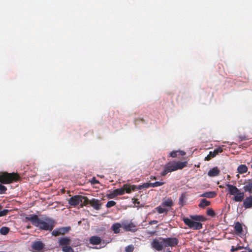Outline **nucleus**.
Masks as SVG:
<instances>
[{"label":"nucleus","instance_id":"obj_1","mask_svg":"<svg viewBox=\"0 0 252 252\" xmlns=\"http://www.w3.org/2000/svg\"><path fill=\"white\" fill-rule=\"evenodd\" d=\"M25 219L31 221L33 226L40 230L50 231L55 226V220L47 216L39 218L36 215H31L26 216Z\"/></svg>","mask_w":252,"mask_h":252},{"label":"nucleus","instance_id":"obj_2","mask_svg":"<svg viewBox=\"0 0 252 252\" xmlns=\"http://www.w3.org/2000/svg\"><path fill=\"white\" fill-rule=\"evenodd\" d=\"M187 161H172L167 163L164 167V169L161 173V175L165 176L168 173L177 170L182 169L187 166Z\"/></svg>","mask_w":252,"mask_h":252},{"label":"nucleus","instance_id":"obj_3","mask_svg":"<svg viewBox=\"0 0 252 252\" xmlns=\"http://www.w3.org/2000/svg\"><path fill=\"white\" fill-rule=\"evenodd\" d=\"M226 186L228 189V193L232 195H233V200L235 202H241L244 200L245 198V193L240 191L236 186L231 184H227Z\"/></svg>","mask_w":252,"mask_h":252},{"label":"nucleus","instance_id":"obj_4","mask_svg":"<svg viewBox=\"0 0 252 252\" xmlns=\"http://www.w3.org/2000/svg\"><path fill=\"white\" fill-rule=\"evenodd\" d=\"M174 205V202L171 198H165L162 200L160 205L155 208V210L159 214H165L166 215L169 210Z\"/></svg>","mask_w":252,"mask_h":252},{"label":"nucleus","instance_id":"obj_5","mask_svg":"<svg viewBox=\"0 0 252 252\" xmlns=\"http://www.w3.org/2000/svg\"><path fill=\"white\" fill-rule=\"evenodd\" d=\"M20 179V176L17 173L3 172L0 174V183L7 184L18 181Z\"/></svg>","mask_w":252,"mask_h":252},{"label":"nucleus","instance_id":"obj_6","mask_svg":"<svg viewBox=\"0 0 252 252\" xmlns=\"http://www.w3.org/2000/svg\"><path fill=\"white\" fill-rule=\"evenodd\" d=\"M88 197L80 195H76L72 196L68 200V204L73 206H76L80 204L81 208L87 205Z\"/></svg>","mask_w":252,"mask_h":252},{"label":"nucleus","instance_id":"obj_7","mask_svg":"<svg viewBox=\"0 0 252 252\" xmlns=\"http://www.w3.org/2000/svg\"><path fill=\"white\" fill-rule=\"evenodd\" d=\"M186 225H188V227L193 230H199L202 228L203 225L200 222H197L196 221L193 220L188 218L184 217L182 219Z\"/></svg>","mask_w":252,"mask_h":252},{"label":"nucleus","instance_id":"obj_8","mask_svg":"<svg viewBox=\"0 0 252 252\" xmlns=\"http://www.w3.org/2000/svg\"><path fill=\"white\" fill-rule=\"evenodd\" d=\"M159 240L162 241L163 244L165 247H175L179 243V240L176 238H159Z\"/></svg>","mask_w":252,"mask_h":252},{"label":"nucleus","instance_id":"obj_9","mask_svg":"<svg viewBox=\"0 0 252 252\" xmlns=\"http://www.w3.org/2000/svg\"><path fill=\"white\" fill-rule=\"evenodd\" d=\"M44 247V244L40 241L32 242L31 245L32 250L34 252H42Z\"/></svg>","mask_w":252,"mask_h":252},{"label":"nucleus","instance_id":"obj_10","mask_svg":"<svg viewBox=\"0 0 252 252\" xmlns=\"http://www.w3.org/2000/svg\"><path fill=\"white\" fill-rule=\"evenodd\" d=\"M70 230V227H62L60 228H57L54 229L52 232V234L54 236H58L60 235H64L68 232Z\"/></svg>","mask_w":252,"mask_h":252},{"label":"nucleus","instance_id":"obj_11","mask_svg":"<svg viewBox=\"0 0 252 252\" xmlns=\"http://www.w3.org/2000/svg\"><path fill=\"white\" fill-rule=\"evenodd\" d=\"M89 204L96 210H100L102 205L99 200L95 198H93L91 200H89L88 198L87 205Z\"/></svg>","mask_w":252,"mask_h":252},{"label":"nucleus","instance_id":"obj_12","mask_svg":"<svg viewBox=\"0 0 252 252\" xmlns=\"http://www.w3.org/2000/svg\"><path fill=\"white\" fill-rule=\"evenodd\" d=\"M163 245L162 241L160 242L157 239H154L151 243L152 248L158 251H162L163 248Z\"/></svg>","mask_w":252,"mask_h":252},{"label":"nucleus","instance_id":"obj_13","mask_svg":"<svg viewBox=\"0 0 252 252\" xmlns=\"http://www.w3.org/2000/svg\"><path fill=\"white\" fill-rule=\"evenodd\" d=\"M123 226L124 229L127 231L135 232L137 230L135 225L132 222L124 223L123 224Z\"/></svg>","mask_w":252,"mask_h":252},{"label":"nucleus","instance_id":"obj_14","mask_svg":"<svg viewBox=\"0 0 252 252\" xmlns=\"http://www.w3.org/2000/svg\"><path fill=\"white\" fill-rule=\"evenodd\" d=\"M71 241V239L69 237H61L59 239V244L60 246L63 247L64 246L70 245Z\"/></svg>","mask_w":252,"mask_h":252},{"label":"nucleus","instance_id":"obj_15","mask_svg":"<svg viewBox=\"0 0 252 252\" xmlns=\"http://www.w3.org/2000/svg\"><path fill=\"white\" fill-rule=\"evenodd\" d=\"M243 206L245 209L252 208V196L246 197L243 200Z\"/></svg>","mask_w":252,"mask_h":252},{"label":"nucleus","instance_id":"obj_16","mask_svg":"<svg viewBox=\"0 0 252 252\" xmlns=\"http://www.w3.org/2000/svg\"><path fill=\"white\" fill-rule=\"evenodd\" d=\"M124 189H125V192L129 193L131 191H134L137 189V186L136 185H130L128 184H125L123 186Z\"/></svg>","mask_w":252,"mask_h":252},{"label":"nucleus","instance_id":"obj_17","mask_svg":"<svg viewBox=\"0 0 252 252\" xmlns=\"http://www.w3.org/2000/svg\"><path fill=\"white\" fill-rule=\"evenodd\" d=\"M243 189L245 192H248L250 193H252V181L251 180H248V181L245 184L243 187Z\"/></svg>","mask_w":252,"mask_h":252},{"label":"nucleus","instance_id":"obj_18","mask_svg":"<svg viewBox=\"0 0 252 252\" xmlns=\"http://www.w3.org/2000/svg\"><path fill=\"white\" fill-rule=\"evenodd\" d=\"M220 173V170L217 167H215L208 171V175L210 177H215L218 176Z\"/></svg>","mask_w":252,"mask_h":252},{"label":"nucleus","instance_id":"obj_19","mask_svg":"<svg viewBox=\"0 0 252 252\" xmlns=\"http://www.w3.org/2000/svg\"><path fill=\"white\" fill-rule=\"evenodd\" d=\"M89 242L92 245H98L101 242V239L96 236H92L90 238Z\"/></svg>","mask_w":252,"mask_h":252},{"label":"nucleus","instance_id":"obj_20","mask_svg":"<svg viewBox=\"0 0 252 252\" xmlns=\"http://www.w3.org/2000/svg\"><path fill=\"white\" fill-rule=\"evenodd\" d=\"M223 152V149L221 147H218L216 149H215L214 151H210L209 154H210L211 157L213 158L215 157L217 155H218L219 153H220Z\"/></svg>","mask_w":252,"mask_h":252},{"label":"nucleus","instance_id":"obj_21","mask_svg":"<svg viewBox=\"0 0 252 252\" xmlns=\"http://www.w3.org/2000/svg\"><path fill=\"white\" fill-rule=\"evenodd\" d=\"M217 195V193L215 191H208V192H205L202 194L200 196L209 198H214Z\"/></svg>","mask_w":252,"mask_h":252},{"label":"nucleus","instance_id":"obj_22","mask_svg":"<svg viewBox=\"0 0 252 252\" xmlns=\"http://www.w3.org/2000/svg\"><path fill=\"white\" fill-rule=\"evenodd\" d=\"M234 229H235L236 233L237 234H242V233L243 232V227H242V224L240 223L239 222H236L235 223Z\"/></svg>","mask_w":252,"mask_h":252},{"label":"nucleus","instance_id":"obj_23","mask_svg":"<svg viewBox=\"0 0 252 252\" xmlns=\"http://www.w3.org/2000/svg\"><path fill=\"white\" fill-rule=\"evenodd\" d=\"M190 217L192 220L196 221H205L206 220V219L202 215L190 216Z\"/></svg>","mask_w":252,"mask_h":252},{"label":"nucleus","instance_id":"obj_24","mask_svg":"<svg viewBox=\"0 0 252 252\" xmlns=\"http://www.w3.org/2000/svg\"><path fill=\"white\" fill-rule=\"evenodd\" d=\"M210 202L206 199H201L198 205L199 207L204 208L205 207L208 206L210 205Z\"/></svg>","mask_w":252,"mask_h":252},{"label":"nucleus","instance_id":"obj_25","mask_svg":"<svg viewBox=\"0 0 252 252\" xmlns=\"http://www.w3.org/2000/svg\"><path fill=\"white\" fill-rule=\"evenodd\" d=\"M237 170L239 173L243 174L247 172L248 167L245 164H241L238 167Z\"/></svg>","mask_w":252,"mask_h":252},{"label":"nucleus","instance_id":"obj_26","mask_svg":"<svg viewBox=\"0 0 252 252\" xmlns=\"http://www.w3.org/2000/svg\"><path fill=\"white\" fill-rule=\"evenodd\" d=\"M186 196L185 193H182L179 198V204L183 207L185 205L186 203Z\"/></svg>","mask_w":252,"mask_h":252},{"label":"nucleus","instance_id":"obj_27","mask_svg":"<svg viewBox=\"0 0 252 252\" xmlns=\"http://www.w3.org/2000/svg\"><path fill=\"white\" fill-rule=\"evenodd\" d=\"M121 227V225L119 223L113 224L111 227L112 230L116 234L120 232V228Z\"/></svg>","mask_w":252,"mask_h":252},{"label":"nucleus","instance_id":"obj_28","mask_svg":"<svg viewBox=\"0 0 252 252\" xmlns=\"http://www.w3.org/2000/svg\"><path fill=\"white\" fill-rule=\"evenodd\" d=\"M151 183H144L141 185H139L137 186V189H148L150 187H151Z\"/></svg>","mask_w":252,"mask_h":252},{"label":"nucleus","instance_id":"obj_29","mask_svg":"<svg viewBox=\"0 0 252 252\" xmlns=\"http://www.w3.org/2000/svg\"><path fill=\"white\" fill-rule=\"evenodd\" d=\"M10 229L7 227H2L0 229V233L2 235H6L9 231Z\"/></svg>","mask_w":252,"mask_h":252},{"label":"nucleus","instance_id":"obj_30","mask_svg":"<svg viewBox=\"0 0 252 252\" xmlns=\"http://www.w3.org/2000/svg\"><path fill=\"white\" fill-rule=\"evenodd\" d=\"M63 252H74V250L69 246H66L62 247Z\"/></svg>","mask_w":252,"mask_h":252},{"label":"nucleus","instance_id":"obj_31","mask_svg":"<svg viewBox=\"0 0 252 252\" xmlns=\"http://www.w3.org/2000/svg\"><path fill=\"white\" fill-rule=\"evenodd\" d=\"M114 190L117 196L125 194V189H124V188L117 189H115Z\"/></svg>","mask_w":252,"mask_h":252},{"label":"nucleus","instance_id":"obj_32","mask_svg":"<svg viewBox=\"0 0 252 252\" xmlns=\"http://www.w3.org/2000/svg\"><path fill=\"white\" fill-rule=\"evenodd\" d=\"M164 182H156L155 183H151V187L155 188L158 186H162L164 184Z\"/></svg>","mask_w":252,"mask_h":252},{"label":"nucleus","instance_id":"obj_33","mask_svg":"<svg viewBox=\"0 0 252 252\" xmlns=\"http://www.w3.org/2000/svg\"><path fill=\"white\" fill-rule=\"evenodd\" d=\"M134 123L135 125L139 124L140 123H146L145 120L143 118H140L135 119L134 120Z\"/></svg>","mask_w":252,"mask_h":252},{"label":"nucleus","instance_id":"obj_34","mask_svg":"<svg viewBox=\"0 0 252 252\" xmlns=\"http://www.w3.org/2000/svg\"><path fill=\"white\" fill-rule=\"evenodd\" d=\"M206 213L208 216L212 217H215L216 215L214 210L211 208H208Z\"/></svg>","mask_w":252,"mask_h":252},{"label":"nucleus","instance_id":"obj_35","mask_svg":"<svg viewBox=\"0 0 252 252\" xmlns=\"http://www.w3.org/2000/svg\"><path fill=\"white\" fill-rule=\"evenodd\" d=\"M116 202L114 201H113V200L109 201L107 202L106 207L107 208H109L113 206H114L116 205Z\"/></svg>","mask_w":252,"mask_h":252},{"label":"nucleus","instance_id":"obj_36","mask_svg":"<svg viewBox=\"0 0 252 252\" xmlns=\"http://www.w3.org/2000/svg\"><path fill=\"white\" fill-rule=\"evenodd\" d=\"M6 190V187L0 184V194L5 193Z\"/></svg>","mask_w":252,"mask_h":252},{"label":"nucleus","instance_id":"obj_37","mask_svg":"<svg viewBox=\"0 0 252 252\" xmlns=\"http://www.w3.org/2000/svg\"><path fill=\"white\" fill-rule=\"evenodd\" d=\"M134 249V246L130 245L126 248L125 251L126 252H133Z\"/></svg>","mask_w":252,"mask_h":252},{"label":"nucleus","instance_id":"obj_38","mask_svg":"<svg viewBox=\"0 0 252 252\" xmlns=\"http://www.w3.org/2000/svg\"><path fill=\"white\" fill-rule=\"evenodd\" d=\"M106 196L108 199H112L116 197L117 195L115 193V190H114V191L112 192L109 194H107L106 195Z\"/></svg>","mask_w":252,"mask_h":252},{"label":"nucleus","instance_id":"obj_39","mask_svg":"<svg viewBox=\"0 0 252 252\" xmlns=\"http://www.w3.org/2000/svg\"><path fill=\"white\" fill-rule=\"evenodd\" d=\"M9 211L7 209L3 210L0 211V217H3L6 216L8 213Z\"/></svg>","mask_w":252,"mask_h":252},{"label":"nucleus","instance_id":"obj_40","mask_svg":"<svg viewBox=\"0 0 252 252\" xmlns=\"http://www.w3.org/2000/svg\"><path fill=\"white\" fill-rule=\"evenodd\" d=\"M243 249V247L241 246H238L237 247H235L234 246H232L231 249V252H235L237 251H238L239 250H241Z\"/></svg>","mask_w":252,"mask_h":252},{"label":"nucleus","instance_id":"obj_41","mask_svg":"<svg viewBox=\"0 0 252 252\" xmlns=\"http://www.w3.org/2000/svg\"><path fill=\"white\" fill-rule=\"evenodd\" d=\"M91 183L92 185H95V184L99 183V181L98 180H96L95 177H93L92 179V180L91 181Z\"/></svg>","mask_w":252,"mask_h":252},{"label":"nucleus","instance_id":"obj_42","mask_svg":"<svg viewBox=\"0 0 252 252\" xmlns=\"http://www.w3.org/2000/svg\"><path fill=\"white\" fill-rule=\"evenodd\" d=\"M177 151H172L170 154V156L172 158H175L177 157Z\"/></svg>","mask_w":252,"mask_h":252},{"label":"nucleus","instance_id":"obj_43","mask_svg":"<svg viewBox=\"0 0 252 252\" xmlns=\"http://www.w3.org/2000/svg\"><path fill=\"white\" fill-rule=\"evenodd\" d=\"M212 158H213L210 156V154H209L204 158L205 160L209 161Z\"/></svg>","mask_w":252,"mask_h":252},{"label":"nucleus","instance_id":"obj_44","mask_svg":"<svg viewBox=\"0 0 252 252\" xmlns=\"http://www.w3.org/2000/svg\"><path fill=\"white\" fill-rule=\"evenodd\" d=\"M158 222V221L156 220H153L149 221V224L150 225H152L154 224H157Z\"/></svg>","mask_w":252,"mask_h":252},{"label":"nucleus","instance_id":"obj_45","mask_svg":"<svg viewBox=\"0 0 252 252\" xmlns=\"http://www.w3.org/2000/svg\"><path fill=\"white\" fill-rule=\"evenodd\" d=\"M239 138L240 139V140L241 141H242V140H246L248 139L247 138H246V136H242V135L239 136Z\"/></svg>","mask_w":252,"mask_h":252},{"label":"nucleus","instance_id":"obj_46","mask_svg":"<svg viewBox=\"0 0 252 252\" xmlns=\"http://www.w3.org/2000/svg\"><path fill=\"white\" fill-rule=\"evenodd\" d=\"M180 153L182 156H184L186 154V153L183 151H180Z\"/></svg>","mask_w":252,"mask_h":252},{"label":"nucleus","instance_id":"obj_47","mask_svg":"<svg viewBox=\"0 0 252 252\" xmlns=\"http://www.w3.org/2000/svg\"><path fill=\"white\" fill-rule=\"evenodd\" d=\"M150 179L151 180H156L157 179V178L156 176H151L150 177Z\"/></svg>","mask_w":252,"mask_h":252},{"label":"nucleus","instance_id":"obj_48","mask_svg":"<svg viewBox=\"0 0 252 252\" xmlns=\"http://www.w3.org/2000/svg\"><path fill=\"white\" fill-rule=\"evenodd\" d=\"M148 233L151 234V235H154L155 233V231H151V232H149Z\"/></svg>","mask_w":252,"mask_h":252},{"label":"nucleus","instance_id":"obj_49","mask_svg":"<svg viewBox=\"0 0 252 252\" xmlns=\"http://www.w3.org/2000/svg\"><path fill=\"white\" fill-rule=\"evenodd\" d=\"M247 250L249 251V252H252V249H250V248H246Z\"/></svg>","mask_w":252,"mask_h":252},{"label":"nucleus","instance_id":"obj_50","mask_svg":"<svg viewBox=\"0 0 252 252\" xmlns=\"http://www.w3.org/2000/svg\"><path fill=\"white\" fill-rule=\"evenodd\" d=\"M2 208V205H0V210H1Z\"/></svg>","mask_w":252,"mask_h":252},{"label":"nucleus","instance_id":"obj_51","mask_svg":"<svg viewBox=\"0 0 252 252\" xmlns=\"http://www.w3.org/2000/svg\"><path fill=\"white\" fill-rule=\"evenodd\" d=\"M171 252V251H168V252Z\"/></svg>","mask_w":252,"mask_h":252}]
</instances>
